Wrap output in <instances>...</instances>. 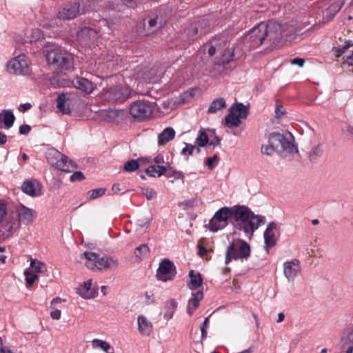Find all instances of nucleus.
<instances>
[{
    "label": "nucleus",
    "instance_id": "c756f323",
    "mask_svg": "<svg viewBox=\"0 0 353 353\" xmlns=\"http://www.w3.org/2000/svg\"><path fill=\"white\" fill-rule=\"evenodd\" d=\"M226 103L225 101L223 98L220 97L215 100H214L210 105V107L208 108V112L209 113H215L218 110H220L221 109L225 108Z\"/></svg>",
    "mask_w": 353,
    "mask_h": 353
},
{
    "label": "nucleus",
    "instance_id": "5fc2aeb1",
    "mask_svg": "<svg viewBox=\"0 0 353 353\" xmlns=\"http://www.w3.org/2000/svg\"><path fill=\"white\" fill-rule=\"evenodd\" d=\"M19 130L21 134H28L30 132L31 128L29 125L24 124L19 127Z\"/></svg>",
    "mask_w": 353,
    "mask_h": 353
},
{
    "label": "nucleus",
    "instance_id": "f8f14e48",
    "mask_svg": "<svg viewBox=\"0 0 353 353\" xmlns=\"http://www.w3.org/2000/svg\"><path fill=\"white\" fill-rule=\"evenodd\" d=\"M7 70L10 73L17 75H28L31 72L30 63L24 54L10 60L7 64Z\"/></svg>",
    "mask_w": 353,
    "mask_h": 353
},
{
    "label": "nucleus",
    "instance_id": "412c9836",
    "mask_svg": "<svg viewBox=\"0 0 353 353\" xmlns=\"http://www.w3.org/2000/svg\"><path fill=\"white\" fill-rule=\"evenodd\" d=\"M15 117L11 110H3L0 112V128L9 129L14 122Z\"/></svg>",
    "mask_w": 353,
    "mask_h": 353
},
{
    "label": "nucleus",
    "instance_id": "4d7b16f0",
    "mask_svg": "<svg viewBox=\"0 0 353 353\" xmlns=\"http://www.w3.org/2000/svg\"><path fill=\"white\" fill-rule=\"evenodd\" d=\"M291 64L292 65H298L300 67H303L305 64V59L302 58H295L291 60Z\"/></svg>",
    "mask_w": 353,
    "mask_h": 353
},
{
    "label": "nucleus",
    "instance_id": "6e6d98bb",
    "mask_svg": "<svg viewBox=\"0 0 353 353\" xmlns=\"http://www.w3.org/2000/svg\"><path fill=\"white\" fill-rule=\"evenodd\" d=\"M225 54L223 55V58L221 59V64L225 65L228 63L230 61H231L233 59L234 54L228 52V57L225 58Z\"/></svg>",
    "mask_w": 353,
    "mask_h": 353
},
{
    "label": "nucleus",
    "instance_id": "7ed1b4c3",
    "mask_svg": "<svg viewBox=\"0 0 353 353\" xmlns=\"http://www.w3.org/2000/svg\"><path fill=\"white\" fill-rule=\"evenodd\" d=\"M82 256L86 259L85 265L92 270L105 271L115 270L119 265V261L114 257L99 254L92 252H85Z\"/></svg>",
    "mask_w": 353,
    "mask_h": 353
},
{
    "label": "nucleus",
    "instance_id": "5701e85b",
    "mask_svg": "<svg viewBox=\"0 0 353 353\" xmlns=\"http://www.w3.org/2000/svg\"><path fill=\"white\" fill-rule=\"evenodd\" d=\"M72 83L76 88L86 93H90L94 90L92 82L85 78H76L73 80Z\"/></svg>",
    "mask_w": 353,
    "mask_h": 353
},
{
    "label": "nucleus",
    "instance_id": "bb28decb",
    "mask_svg": "<svg viewBox=\"0 0 353 353\" xmlns=\"http://www.w3.org/2000/svg\"><path fill=\"white\" fill-rule=\"evenodd\" d=\"M139 162L148 163L150 161L148 158H139L137 160L132 159L125 163L123 170L128 172H132L139 168Z\"/></svg>",
    "mask_w": 353,
    "mask_h": 353
},
{
    "label": "nucleus",
    "instance_id": "13d9d810",
    "mask_svg": "<svg viewBox=\"0 0 353 353\" xmlns=\"http://www.w3.org/2000/svg\"><path fill=\"white\" fill-rule=\"evenodd\" d=\"M61 312L60 310H55L50 312V316L52 319L59 320L61 318Z\"/></svg>",
    "mask_w": 353,
    "mask_h": 353
},
{
    "label": "nucleus",
    "instance_id": "e2e57ef3",
    "mask_svg": "<svg viewBox=\"0 0 353 353\" xmlns=\"http://www.w3.org/2000/svg\"><path fill=\"white\" fill-rule=\"evenodd\" d=\"M153 161L157 163V164H160V163H165V161H164V158L162 155L161 154H159L157 155L154 159H153Z\"/></svg>",
    "mask_w": 353,
    "mask_h": 353
},
{
    "label": "nucleus",
    "instance_id": "864d4df0",
    "mask_svg": "<svg viewBox=\"0 0 353 353\" xmlns=\"http://www.w3.org/2000/svg\"><path fill=\"white\" fill-rule=\"evenodd\" d=\"M218 159V155L214 154L212 157H209L206 160V165H208L209 169H212L214 168L213 163Z\"/></svg>",
    "mask_w": 353,
    "mask_h": 353
},
{
    "label": "nucleus",
    "instance_id": "423d86ee",
    "mask_svg": "<svg viewBox=\"0 0 353 353\" xmlns=\"http://www.w3.org/2000/svg\"><path fill=\"white\" fill-rule=\"evenodd\" d=\"M48 63L57 72L70 71L72 68V55L66 50L54 49L46 54Z\"/></svg>",
    "mask_w": 353,
    "mask_h": 353
},
{
    "label": "nucleus",
    "instance_id": "1a4fd4ad",
    "mask_svg": "<svg viewBox=\"0 0 353 353\" xmlns=\"http://www.w3.org/2000/svg\"><path fill=\"white\" fill-rule=\"evenodd\" d=\"M232 208L222 207L218 210L209 222V230L216 232L225 228L228 223V220L232 223Z\"/></svg>",
    "mask_w": 353,
    "mask_h": 353
},
{
    "label": "nucleus",
    "instance_id": "a878e982",
    "mask_svg": "<svg viewBox=\"0 0 353 353\" xmlns=\"http://www.w3.org/2000/svg\"><path fill=\"white\" fill-rule=\"evenodd\" d=\"M190 284L189 288L192 290H195L203 283V279L200 273H195L194 270L189 272Z\"/></svg>",
    "mask_w": 353,
    "mask_h": 353
},
{
    "label": "nucleus",
    "instance_id": "cd10ccee",
    "mask_svg": "<svg viewBox=\"0 0 353 353\" xmlns=\"http://www.w3.org/2000/svg\"><path fill=\"white\" fill-rule=\"evenodd\" d=\"M167 171V167L163 165H150L149 166L146 170V174L152 177L161 176L162 175H165V172Z\"/></svg>",
    "mask_w": 353,
    "mask_h": 353
},
{
    "label": "nucleus",
    "instance_id": "2f4dec72",
    "mask_svg": "<svg viewBox=\"0 0 353 353\" xmlns=\"http://www.w3.org/2000/svg\"><path fill=\"white\" fill-rule=\"evenodd\" d=\"M92 345L93 348H100L103 350L106 353H114V352H109L108 350L110 349L111 346L110 345L105 341H103L101 339H93L92 341Z\"/></svg>",
    "mask_w": 353,
    "mask_h": 353
},
{
    "label": "nucleus",
    "instance_id": "f03ea898",
    "mask_svg": "<svg viewBox=\"0 0 353 353\" xmlns=\"http://www.w3.org/2000/svg\"><path fill=\"white\" fill-rule=\"evenodd\" d=\"M264 223L265 217L255 215L248 207L239 205L232 207V224L235 229L243 231L250 238L260 225Z\"/></svg>",
    "mask_w": 353,
    "mask_h": 353
},
{
    "label": "nucleus",
    "instance_id": "79ce46f5",
    "mask_svg": "<svg viewBox=\"0 0 353 353\" xmlns=\"http://www.w3.org/2000/svg\"><path fill=\"white\" fill-rule=\"evenodd\" d=\"M209 139L208 134L203 131H200L199 134L196 138V143L199 146L203 147L208 143Z\"/></svg>",
    "mask_w": 353,
    "mask_h": 353
},
{
    "label": "nucleus",
    "instance_id": "58836bf2",
    "mask_svg": "<svg viewBox=\"0 0 353 353\" xmlns=\"http://www.w3.org/2000/svg\"><path fill=\"white\" fill-rule=\"evenodd\" d=\"M92 32V29L88 27L81 28L77 33V37L81 41H86L90 39V35Z\"/></svg>",
    "mask_w": 353,
    "mask_h": 353
},
{
    "label": "nucleus",
    "instance_id": "c85d7f7f",
    "mask_svg": "<svg viewBox=\"0 0 353 353\" xmlns=\"http://www.w3.org/2000/svg\"><path fill=\"white\" fill-rule=\"evenodd\" d=\"M92 281L89 280L84 283L78 288L79 294L84 299H90L92 297V291L91 290Z\"/></svg>",
    "mask_w": 353,
    "mask_h": 353
},
{
    "label": "nucleus",
    "instance_id": "473e14b6",
    "mask_svg": "<svg viewBox=\"0 0 353 353\" xmlns=\"http://www.w3.org/2000/svg\"><path fill=\"white\" fill-rule=\"evenodd\" d=\"M22 191L31 196H36L38 194L36 193L35 188L32 182L25 181L21 185Z\"/></svg>",
    "mask_w": 353,
    "mask_h": 353
},
{
    "label": "nucleus",
    "instance_id": "a18cd8bd",
    "mask_svg": "<svg viewBox=\"0 0 353 353\" xmlns=\"http://www.w3.org/2000/svg\"><path fill=\"white\" fill-rule=\"evenodd\" d=\"M141 192L148 200H151L157 196V192L150 188H143L141 189Z\"/></svg>",
    "mask_w": 353,
    "mask_h": 353
},
{
    "label": "nucleus",
    "instance_id": "f257e3e1",
    "mask_svg": "<svg viewBox=\"0 0 353 353\" xmlns=\"http://www.w3.org/2000/svg\"><path fill=\"white\" fill-rule=\"evenodd\" d=\"M281 27L276 21H270L267 23H259L252 28L244 37L245 43L250 48H256L261 46L267 39L274 43L280 39Z\"/></svg>",
    "mask_w": 353,
    "mask_h": 353
},
{
    "label": "nucleus",
    "instance_id": "0eeeda50",
    "mask_svg": "<svg viewBox=\"0 0 353 353\" xmlns=\"http://www.w3.org/2000/svg\"><path fill=\"white\" fill-rule=\"evenodd\" d=\"M250 254V247L248 243L241 239L232 241L227 248L225 263H229L232 259H248Z\"/></svg>",
    "mask_w": 353,
    "mask_h": 353
},
{
    "label": "nucleus",
    "instance_id": "9d476101",
    "mask_svg": "<svg viewBox=\"0 0 353 353\" xmlns=\"http://www.w3.org/2000/svg\"><path fill=\"white\" fill-rule=\"evenodd\" d=\"M248 114V108L242 103H236L229 109V113L225 121L227 126L230 128L238 127L241 119H245Z\"/></svg>",
    "mask_w": 353,
    "mask_h": 353
},
{
    "label": "nucleus",
    "instance_id": "a211bd4d",
    "mask_svg": "<svg viewBox=\"0 0 353 353\" xmlns=\"http://www.w3.org/2000/svg\"><path fill=\"white\" fill-rule=\"evenodd\" d=\"M283 266L285 276L289 281H294L301 270L299 261L296 259H294L291 261L285 262Z\"/></svg>",
    "mask_w": 353,
    "mask_h": 353
},
{
    "label": "nucleus",
    "instance_id": "4c0bfd02",
    "mask_svg": "<svg viewBox=\"0 0 353 353\" xmlns=\"http://www.w3.org/2000/svg\"><path fill=\"white\" fill-rule=\"evenodd\" d=\"M30 267L34 268L37 273H42L46 270L45 263L37 259H32L30 260Z\"/></svg>",
    "mask_w": 353,
    "mask_h": 353
},
{
    "label": "nucleus",
    "instance_id": "393cba45",
    "mask_svg": "<svg viewBox=\"0 0 353 353\" xmlns=\"http://www.w3.org/2000/svg\"><path fill=\"white\" fill-rule=\"evenodd\" d=\"M175 136V131L171 127L165 128L158 136L159 145H163L172 140Z\"/></svg>",
    "mask_w": 353,
    "mask_h": 353
},
{
    "label": "nucleus",
    "instance_id": "bf43d9fd",
    "mask_svg": "<svg viewBox=\"0 0 353 353\" xmlns=\"http://www.w3.org/2000/svg\"><path fill=\"white\" fill-rule=\"evenodd\" d=\"M32 107V105L29 103H26L23 104H21L19 107V110L20 112H24L28 110H30Z\"/></svg>",
    "mask_w": 353,
    "mask_h": 353
},
{
    "label": "nucleus",
    "instance_id": "de8ad7c7",
    "mask_svg": "<svg viewBox=\"0 0 353 353\" xmlns=\"http://www.w3.org/2000/svg\"><path fill=\"white\" fill-rule=\"evenodd\" d=\"M274 151H276V149L272 146V143H270L269 145H262L261 147V152L263 154L272 155Z\"/></svg>",
    "mask_w": 353,
    "mask_h": 353
},
{
    "label": "nucleus",
    "instance_id": "0e129e2a",
    "mask_svg": "<svg viewBox=\"0 0 353 353\" xmlns=\"http://www.w3.org/2000/svg\"><path fill=\"white\" fill-rule=\"evenodd\" d=\"M221 139L215 136L213 140H211L210 142V145L216 146L220 144Z\"/></svg>",
    "mask_w": 353,
    "mask_h": 353
},
{
    "label": "nucleus",
    "instance_id": "f704fd0d",
    "mask_svg": "<svg viewBox=\"0 0 353 353\" xmlns=\"http://www.w3.org/2000/svg\"><path fill=\"white\" fill-rule=\"evenodd\" d=\"M341 8L342 4L341 3H334L330 5L325 11L327 19H332L335 14L341 9Z\"/></svg>",
    "mask_w": 353,
    "mask_h": 353
},
{
    "label": "nucleus",
    "instance_id": "603ef678",
    "mask_svg": "<svg viewBox=\"0 0 353 353\" xmlns=\"http://www.w3.org/2000/svg\"><path fill=\"white\" fill-rule=\"evenodd\" d=\"M195 149V145L191 144H186V146L182 150V154L186 155H192Z\"/></svg>",
    "mask_w": 353,
    "mask_h": 353
},
{
    "label": "nucleus",
    "instance_id": "a19ab883",
    "mask_svg": "<svg viewBox=\"0 0 353 353\" xmlns=\"http://www.w3.org/2000/svg\"><path fill=\"white\" fill-rule=\"evenodd\" d=\"M167 305L170 311H168L165 313L164 318L166 319H170L172 317L173 314L177 307V303L174 300H170L169 302H168Z\"/></svg>",
    "mask_w": 353,
    "mask_h": 353
},
{
    "label": "nucleus",
    "instance_id": "39448f33",
    "mask_svg": "<svg viewBox=\"0 0 353 353\" xmlns=\"http://www.w3.org/2000/svg\"><path fill=\"white\" fill-rule=\"evenodd\" d=\"M0 239L6 240L12 236L21 228V223L14 213L7 214V207L0 203Z\"/></svg>",
    "mask_w": 353,
    "mask_h": 353
},
{
    "label": "nucleus",
    "instance_id": "774afa93",
    "mask_svg": "<svg viewBox=\"0 0 353 353\" xmlns=\"http://www.w3.org/2000/svg\"><path fill=\"white\" fill-rule=\"evenodd\" d=\"M0 353H14L8 346L5 345L0 349Z\"/></svg>",
    "mask_w": 353,
    "mask_h": 353
},
{
    "label": "nucleus",
    "instance_id": "72a5a7b5",
    "mask_svg": "<svg viewBox=\"0 0 353 353\" xmlns=\"http://www.w3.org/2000/svg\"><path fill=\"white\" fill-rule=\"evenodd\" d=\"M167 167V171L165 173V176L170 178V177H174L175 179H181L183 183H184V174L181 171H177L174 169H173L170 165L166 166Z\"/></svg>",
    "mask_w": 353,
    "mask_h": 353
},
{
    "label": "nucleus",
    "instance_id": "20e7f679",
    "mask_svg": "<svg viewBox=\"0 0 353 353\" xmlns=\"http://www.w3.org/2000/svg\"><path fill=\"white\" fill-rule=\"evenodd\" d=\"M268 139L269 143H272L276 152L281 155L298 152V148L294 144V137L289 132L283 134L274 132L269 134Z\"/></svg>",
    "mask_w": 353,
    "mask_h": 353
},
{
    "label": "nucleus",
    "instance_id": "ea45409f",
    "mask_svg": "<svg viewBox=\"0 0 353 353\" xmlns=\"http://www.w3.org/2000/svg\"><path fill=\"white\" fill-rule=\"evenodd\" d=\"M106 192V188H97L88 192V195L90 200L96 199L103 196Z\"/></svg>",
    "mask_w": 353,
    "mask_h": 353
},
{
    "label": "nucleus",
    "instance_id": "338daca9",
    "mask_svg": "<svg viewBox=\"0 0 353 353\" xmlns=\"http://www.w3.org/2000/svg\"><path fill=\"white\" fill-rule=\"evenodd\" d=\"M345 62L349 65H353V52L352 53L351 55L347 56L346 59H345Z\"/></svg>",
    "mask_w": 353,
    "mask_h": 353
},
{
    "label": "nucleus",
    "instance_id": "f3484780",
    "mask_svg": "<svg viewBox=\"0 0 353 353\" xmlns=\"http://www.w3.org/2000/svg\"><path fill=\"white\" fill-rule=\"evenodd\" d=\"M14 216L19 221V223L22 222L28 225L32 223L34 220L36 212L21 204L16 207Z\"/></svg>",
    "mask_w": 353,
    "mask_h": 353
},
{
    "label": "nucleus",
    "instance_id": "8fccbe9b",
    "mask_svg": "<svg viewBox=\"0 0 353 353\" xmlns=\"http://www.w3.org/2000/svg\"><path fill=\"white\" fill-rule=\"evenodd\" d=\"M209 316L206 317L201 325V339H203L207 336V330L206 327L209 323Z\"/></svg>",
    "mask_w": 353,
    "mask_h": 353
},
{
    "label": "nucleus",
    "instance_id": "aec40b11",
    "mask_svg": "<svg viewBox=\"0 0 353 353\" xmlns=\"http://www.w3.org/2000/svg\"><path fill=\"white\" fill-rule=\"evenodd\" d=\"M138 330L141 335L150 336L153 330L152 323L144 316L137 318Z\"/></svg>",
    "mask_w": 353,
    "mask_h": 353
},
{
    "label": "nucleus",
    "instance_id": "6e6552de",
    "mask_svg": "<svg viewBox=\"0 0 353 353\" xmlns=\"http://www.w3.org/2000/svg\"><path fill=\"white\" fill-rule=\"evenodd\" d=\"M46 158L49 163L61 171L71 172L77 168L72 161L55 149L49 150L46 153Z\"/></svg>",
    "mask_w": 353,
    "mask_h": 353
},
{
    "label": "nucleus",
    "instance_id": "6ab92c4d",
    "mask_svg": "<svg viewBox=\"0 0 353 353\" xmlns=\"http://www.w3.org/2000/svg\"><path fill=\"white\" fill-rule=\"evenodd\" d=\"M208 26V22L202 19L198 22L191 23L186 30L187 34L190 37H194L198 34H203L206 32V28Z\"/></svg>",
    "mask_w": 353,
    "mask_h": 353
},
{
    "label": "nucleus",
    "instance_id": "c03bdc74",
    "mask_svg": "<svg viewBox=\"0 0 353 353\" xmlns=\"http://www.w3.org/2000/svg\"><path fill=\"white\" fill-rule=\"evenodd\" d=\"M24 274L26 276V281L28 286H32L34 282L38 279V276L35 274H32L28 270H25Z\"/></svg>",
    "mask_w": 353,
    "mask_h": 353
},
{
    "label": "nucleus",
    "instance_id": "e433bc0d",
    "mask_svg": "<svg viewBox=\"0 0 353 353\" xmlns=\"http://www.w3.org/2000/svg\"><path fill=\"white\" fill-rule=\"evenodd\" d=\"M149 251L148 246L146 244H142L136 248L134 254L137 257L141 259L148 255Z\"/></svg>",
    "mask_w": 353,
    "mask_h": 353
},
{
    "label": "nucleus",
    "instance_id": "37998d69",
    "mask_svg": "<svg viewBox=\"0 0 353 353\" xmlns=\"http://www.w3.org/2000/svg\"><path fill=\"white\" fill-rule=\"evenodd\" d=\"M343 345H353V330L346 331L342 339Z\"/></svg>",
    "mask_w": 353,
    "mask_h": 353
},
{
    "label": "nucleus",
    "instance_id": "b1692460",
    "mask_svg": "<svg viewBox=\"0 0 353 353\" xmlns=\"http://www.w3.org/2000/svg\"><path fill=\"white\" fill-rule=\"evenodd\" d=\"M225 46V41L219 38H213L208 45V53L210 56H213L216 52H221Z\"/></svg>",
    "mask_w": 353,
    "mask_h": 353
},
{
    "label": "nucleus",
    "instance_id": "49530a36",
    "mask_svg": "<svg viewBox=\"0 0 353 353\" xmlns=\"http://www.w3.org/2000/svg\"><path fill=\"white\" fill-rule=\"evenodd\" d=\"M352 46H353L352 41L348 40V41H345V45L337 50L336 57H341L345 52L346 50H347L348 48H350Z\"/></svg>",
    "mask_w": 353,
    "mask_h": 353
},
{
    "label": "nucleus",
    "instance_id": "c9c22d12",
    "mask_svg": "<svg viewBox=\"0 0 353 353\" xmlns=\"http://www.w3.org/2000/svg\"><path fill=\"white\" fill-rule=\"evenodd\" d=\"M323 154V149L321 145L314 147L309 154L310 161L315 162Z\"/></svg>",
    "mask_w": 353,
    "mask_h": 353
},
{
    "label": "nucleus",
    "instance_id": "7c9ffc66",
    "mask_svg": "<svg viewBox=\"0 0 353 353\" xmlns=\"http://www.w3.org/2000/svg\"><path fill=\"white\" fill-rule=\"evenodd\" d=\"M65 102H66L65 95L63 93L59 94L57 99V107L59 109V110L61 112H62L63 114H68L70 112V110L68 108H65Z\"/></svg>",
    "mask_w": 353,
    "mask_h": 353
},
{
    "label": "nucleus",
    "instance_id": "2eb2a0df",
    "mask_svg": "<svg viewBox=\"0 0 353 353\" xmlns=\"http://www.w3.org/2000/svg\"><path fill=\"white\" fill-rule=\"evenodd\" d=\"M279 235V230L276 223L275 222L270 223L264 232V242L266 250L276 245Z\"/></svg>",
    "mask_w": 353,
    "mask_h": 353
},
{
    "label": "nucleus",
    "instance_id": "052dcab7",
    "mask_svg": "<svg viewBox=\"0 0 353 353\" xmlns=\"http://www.w3.org/2000/svg\"><path fill=\"white\" fill-rule=\"evenodd\" d=\"M197 248H199V254L201 256H205L207 254L208 250L206 248H205L204 247H203L200 244L197 245Z\"/></svg>",
    "mask_w": 353,
    "mask_h": 353
},
{
    "label": "nucleus",
    "instance_id": "4468645a",
    "mask_svg": "<svg viewBox=\"0 0 353 353\" xmlns=\"http://www.w3.org/2000/svg\"><path fill=\"white\" fill-rule=\"evenodd\" d=\"M176 274V270L173 262L168 259L161 261L157 271V277L163 282L172 280Z\"/></svg>",
    "mask_w": 353,
    "mask_h": 353
},
{
    "label": "nucleus",
    "instance_id": "9b49d317",
    "mask_svg": "<svg viewBox=\"0 0 353 353\" xmlns=\"http://www.w3.org/2000/svg\"><path fill=\"white\" fill-rule=\"evenodd\" d=\"M131 92L130 88L126 85H120L110 88L103 92V99L108 102H123Z\"/></svg>",
    "mask_w": 353,
    "mask_h": 353
},
{
    "label": "nucleus",
    "instance_id": "dca6fc26",
    "mask_svg": "<svg viewBox=\"0 0 353 353\" xmlns=\"http://www.w3.org/2000/svg\"><path fill=\"white\" fill-rule=\"evenodd\" d=\"M85 12L86 10L84 9H80L79 3H74L62 8L59 11L57 17L61 19H72L80 14L85 13Z\"/></svg>",
    "mask_w": 353,
    "mask_h": 353
},
{
    "label": "nucleus",
    "instance_id": "4be33fe9",
    "mask_svg": "<svg viewBox=\"0 0 353 353\" xmlns=\"http://www.w3.org/2000/svg\"><path fill=\"white\" fill-rule=\"evenodd\" d=\"M203 298V291H198L192 294V297L188 301L187 312L192 315L196 309L199 306L200 301Z\"/></svg>",
    "mask_w": 353,
    "mask_h": 353
},
{
    "label": "nucleus",
    "instance_id": "69168bd1",
    "mask_svg": "<svg viewBox=\"0 0 353 353\" xmlns=\"http://www.w3.org/2000/svg\"><path fill=\"white\" fill-rule=\"evenodd\" d=\"M7 141V137L5 134L0 132V145H3Z\"/></svg>",
    "mask_w": 353,
    "mask_h": 353
},
{
    "label": "nucleus",
    "instance_id": "ddd939ff",
    "mask_svg": "<svg viewBox=\"0 0 353 353\" xmlns=\"http://www.w3.org/2000/svg\"><path fill=\"white\" fill-rule=\"evenodd\" d=\"M152 112V105L145 101H137L130 108V114L132 117L143 121L149 118Z\"/></svg>",
    "mask_w": 353,
    "mask_h": 353
},
{
    "label": "nucleus",
    "instance_id": "680f3d73",
    "mask_svg": "<svg viewBox=\"0 0 353 353\" xmlns=\"http://www.w3.org/2000/svg\"><path fill=\"white\" fill-rule=\"evenodd\" d=\"M282 108L283 107L281 105H279L276 107L275 114L277 118L281 117L284 114V111L281 110Z\"/></svg>",
    "mask_w": 353,
    "mask_h": 353
},
{
    "label": "nucleus",
    "instance_id": "09e8293b",
    "mask_svg": "<svg viewBox=\"0 0 353 353\" xmlns=\"http://www.w3.org/2000/svg\"><path fill=\"white\" fill-rule=\"evenodd\" d=\"M85 179V176L80 171L74 172L71 176H70V181H82Z\"/></svg>",
    "mask_w": 353,
    "mask_h": 353
},
{
    "label": "nucleus",
    "instance_id": "3c124183",
    "mask_svg": "<svg viewBox=\"0 0 353 353\" xmlns=\"http://www.w3.org/2000/svg\"><path fill=\"white\" fill-rule=\"evenodd\" d=\"M148 26L151 32L156 31L160 28V26L157 25V18L150 19L148 21Z\"/></svg>",
    "mask_w": 353,
    "mask_h": 353
}]
</instances>
